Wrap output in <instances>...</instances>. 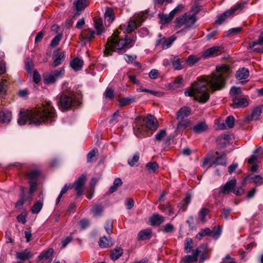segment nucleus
Instances as JSON below:
<instances>
[{"instance_id":"1","label":"nucleus","mask_w":263,"mask_h":263,"mask_svg":"<svg viewBox=\"0 0 263 263\" xmlns=\"http://www.w3.org/2000/svg\"><path fill=\"white\" fill-rule=\"evenodd\" d=\"M57 116L55 110L51 103L45 101L40 106L31 110L27 115H24L23 110L21 109L17 123L22 126L28 122L29 125L38 126L43 123L54 121Z\"/></svg>"},{"instance_id":"2","label":"nucleus","mask_w":263,"mask_h":263,"mask_svg":"<svg viewBox=\"0 0 263 263\" xmlns=\"http://www.w3.org/2000/svg\"><path fill=\"white\" fill-rule=\"evenodd\" d=\"M134 43L132 42L130 37L125 36L124 38L117 40L113 38L108 40L105 44L104 53L106 56L110 55L111 51H117L119 54H123L127 50L134 46Z\"/></svg>"},{"instance_id":"3","label":"nucleus","mask_w":263,"mask_h":263,"mask_svg":"<svg viewBox=\"0 0 263 263\" xmlns=\"http://www.w3.org/2000/svg\"><path fill=\"white\" fill-rule=\"evenodd\" d=\"M216 70L217 73L213 74L208 81L212 91L221 90L225 87L226 78L230 68L228 65L223 64L221 66H217Z\"/></svg>"},{"instance_id":"4","label":"nucleus","mask_w":263,"mask_h":263,"mask_svg":"<svg viewBox=\"0 0 263 263\" xmlns=\"http://www.w3.org/2000/svg\"><path fill=\"white\" fill-rule=\"evenodd\" d=\"M142 121L144 125H142L141 126L136 125L134 127V133L137 136H138L139 134H142V132L145 128L152 130L157 129L158 127V121L153 115H147L143 119Z\"/></svg>"},{"instance_id":"5","label":"nucleus","mask_w":263,"mask_h":263,"mask_svg":"<svg viewBox=\"0 0 263 263\" xmlns=\"http://www.w3.org/2000/svg\"><path fill=\"white\" fill-rule=\"evenodd\" d=\"M247 4L245 2L236 4L230 9L225 11L223 13L218 14L217 15L215 23L218 25L223 24L227 19L231 15L235 14L236 12L241 11L245 7V5Z\"/></svg>"},{"instance_id":"6","label":"nucleus","mask_w":263,"mask_h":263,"mask_svg":"<svg viewBox=\"0 0 263 263\" xmlns=\"http://www.w3.org/2000/svg\"><path fill=\"white\" fill-rule=\"evenodd\" d=\"M82 103L79 98H72L70 96L62 94L59 97L58 104L60 108L70 109L72 106L77 107Z\"/></svg>"},{"instance_id":"7","label":"nucleus","mask_w":263,"mask_h":263,"mask_svg":"<svg viewBox=\"0 0 263 263\" xmlns=\"http://www.w3.org/2000/svg\"><path fill=\"white\" fill-rule=\"evenodd\" d=\"M41 174V172L39 170H32L26 174V178L29 184V194H33L36 190L37 182Z\"/></svg>"},{"instance_id":"8","label":"nucleus","mask_w":263,"mask_h":263,"mask_svg":"<svg viewBox=\"0 0 263 263\" xmlns=\"http://www.w3.org/2000/svg\"><path fill=\"white\" fill-rule=\"evenodd\" d=\"M196 94L194 96V100L200 103H205L210 99V93L207 91L205 84H199L197 85Z\"/></svg>"},{"instance_id":"9","label":"nucleus","mask_w":263,"mask_h":263,"mask_svg":"<svg viewBox=\"0 0 263 263\" xmlns=\"http://www.w3.org/2000/svg\"><path fill=\"white\" fill-rule=\"evenodd\" d=\"M86 176L85 174L81 175L74 183H70L68 185V189L74 187L77 195L79 196L82 195L84 192V187L86 182Z\"/></svg>"},{"instance_id":"10","label":"nucleus","mask_w":263,"mask_h":263,"mask_svg":"<svg viewBox=\"0 0 263 263\" xmlns=\"http://www.w3.org/2000/svg\"><path fill=\"white\" fill-rule=\"evenodd\" d=\"M223 51L224 47L222 45L213 46L205 50L202 54V57L206 59L211 57L216 56L223 52Z\"/></svg>"},{"instance_id":"11","label":"nucleus","mask_w":263,"mask_h":263,"mask_svg":"<svg viewBox=\"0 0 263 263\" xmlns=\"http://www.w3.org/2000/svg\"><path fill=\"white\" fill-rule=\"evenodd\" d=\"M236 184V180L235 178L228 180L223 185V187L219 190L218 192V196L229 194L232 192Z\"/></svg>"},{"instance_id":"12","label":"nucleus","mask_w":263,"mask_h":263,"mask_svg":"<svg viewBox=\"0 0 263 263\" xmlns=\"http://www.w3.org/2000/svg\"><path fill=\"white\" fill-rule=\"evenodd\" d=\"M217 157H213L214 160L210 164L209 167H212L213 164L216 165H226L227 161V156L224 153L222 152L220 154L218 152H216Z\"/></svg>"},{"instance_id":"13","label":"nucleus","mask_w":263,"mask_h":263,"mask_svg":"<svg viewBox=\"0 0 263 263\" xmlns=\"http://www.w3.org/2000/svg\"><path fill=\"white\" fill-rule=\"evenodd\" d=\"M53 56L56 57V58L53 60L52 66L56 67L61 65L64 61L66 58V53L65 52H62L59 53L58 50H54Z\"/></svg>"},{"instance_id":"14","label":"nucleus","mask_w":263,"mask_h":263,"mask_svg":"<svg viewBox=\"0 0 263 263\" xmlns=\"http://www.w3.org/2000/svg\"><path fill=\"white\" fill-rule=\"evenodd\" d=\"M200 249V257L199 259V263H203L205 260L209 259L210 257V254L208 253L207 244H202L199 246Z\"/></svg>"},{"instance_id":"15","label":"nucleus","mask_w":263,"mask_h":263,"mask_svg":"<svg viewBox=\"0 0 263 263\" xmlns=\"http://www.w3.org/2000/svg\"><path fill=\"white\" fill-rule=\"evenodd\" d=\"M191 112V109L188 106L181 107L176 113V119H184L190 116Z\"/></svg>"},{"instance_id":"16","label":"nucleus","mask_w":263,"mask_h":263,"mask_svg":"<svg viewBox=\"0 0 263 263\" xmlns=\"http://www.w3.org/2000/svg\"><path fill=\"white\" fill-rule=\"evenodd\" d=\"M248 105V102L245 98H240L238 97H234L233 98V108H244Z\"/></svg>"},{"instance_id":"17","label":"nucleus","mask_w":263,"mask_h":263,"mask_svg":"<svg viewBox=\"0 0 263 263\" xmlns=\"http://www.w3.org/2000/svg\"><path fill=\"white\" fill-rule=\"evenodd\" d=\"M230 139V136L229 135L223 134L217 138L216 142L219 146L220 148H223L226 147Z\"/></svg>"},{"instance_id":"18","label":"nucleus","mask_w":263,"mask_h":263,"mask_svg":"<svg viewBox=\"0 0 263 263\" xmlns=\"http://www.w3.org/2000/svg\"><path fill=\"white\" fill-rule=\"evenodd\" d=\"M121 29L123 30L125 34L130 33L137 29V24L134 21H131L128 22L127 25H121L120 26Z\"/></svg>"},{"instance_id":"19","label":"nucleus","mask_w":263,"mask_h":263,"mask_svg":"<svg viewBox=\"0 0 263 263\" xmlns=\"http://www.w3.org/2000/svg\"><path fill=\"white\" fill-rule=\"evenodd\" d=\"M33 256V253L28 249L16 252V257L20 260L25 261L31 258Z\"/></svg>"},{"instance_id":"20","label":"nucleus","mask_w":263,"mask_h":263,"mask_svg":"<svg viewBox=\"0 0 263 263\" xmlns=\"http://www.w3.org/2000/svg\"><path fill=\"white\" fill-rule=\"evenodd\" d=\"M12 119L11 112L8 110L0 111V122L2 123H9Z\"/></svg>"},{"instance_id":"21","label":"nucleus","mask_w":263,"mask_h":263,"mask_svg":"<svg viewBox=\"0 0 263 263\" xmlns=\"http://www.w3.org/2000/svg\"><path fill=\"white\" fill-rule=\"evenodd\" d=\"M247 180H251L252 182L257 185H261L263 184V176L261 174L255 175H249L245 178L244 181Z\"/></svg>"},{"instance_id":"22","label":"nucleus","mask_w":263,"mask_h":263,"mask_svg":"<svg viewBox=\"0 0 263 263\" xmlns=\"http://www.w3.org/2000/svg\"><path fill=\"white\" fill-rule=\"evenodd\" d=\"M152 237V231L151 229H146L140 231L138 235L137 239L139 240H146Z\"/></svg>"},{"instance_id":"23","label":"nucleus","mask_w":263,"mask_h":263,"mask_svg":"<svg viewBox=\"0 0 263 263\" xmlns=\"http://www.w3.org/2000/svg\"><path fill=\"white\" fill-rule=\"evenodd\" d=\"M98 243L99 246L102 248H109L114 245V241L111 238L105 236L100 238Z\"/></svg>"},{"instance_id":"24","label":"nucleus","mask_w":263,"mask_h":263,"mask_svg":"<svg viewBox=\"0 0 263 263\" xmlns=\"http://www.w3.org/2000/svg\"><path fill=\"white\" fill-rule=\"evenodd\" d=\"M149 221L152 226H160L164 221V217L158 214H154L151 217Z\"/></svg>"},{"instance_id":"25","label":"nucleus","mask_w":263,"mask_h":263,"mask_svg":"<svg viewBox=\"0 0 263 263\" xmlns=\"http://www.w3.org/2000/svg\"><path fill=\"white\" fill-rule=\"evenodd\" d=\"M70 65L73 70L75 71H79L82 68L84 65V61L79 58H75L70 62Z\"/></svg>"},{"instance_id":"26","label":"nucleus","mask_w":263,"mask_h":263,"mask_svg":"<svg viewBox=\"0 0 263 263\" xmlns=\"http://www.w3.org/2000/svg\"><path fill=\"white\" fill-rule=\"evenodd\" d=\"M187 23V16L186 13H184L182 16L177 17L175 22V27L176 29L181 28L183 25Z\"/></svg>"},{"instance_id":"27","label":"nucleus","mask_w":263,"mask_h":263,"mask_svg":"<svg viewBox=\"0 0 263 263\" xmlns=\"http://www.w3.org/2000/svg\"><path fill=\"white\" fill-rule=\"evenodd\" d=\"M95 32L93 30L88 29L84 32V35H81V40L85 44L89 42L95 36Z\"/></svg>"},{"instance_id":"28","label":"nucleus","mask_w":263,"mask_h":263,"mask_svg":"<svg viewBox=\"0 0 263 263\" xmlns=\"http://www.w3.org/2000/svg\"><path fill=\"white\" fill-rule=\"evenodd\" d=\"M262 109L263 105L255 107L251 113V117H248V120L251 121L254 119L257 120L262 113Z\"/></svg>"},{"instance_id":"29","label":"nucleus","mask_w":263,"mask_h":263,"mask_svg":"<svg viewBox=\"0 0 263 263\" xmlns=\"http://www.w3.org/2000/svg\"><path fill=\"white\" fill-rule=\"evenodd\" d=\"M172 64L175 70H181L185 67L184 61L181 62L179 56H175L173 58Z\"/></svg>"},{"instance_id":"30","label":"nucleus","mask_w":263,"mask_h":263,"mask_svg":"<svg viewBox=\"0 0 263 263\" xmlns=\"http://www.w3.org/2000/svg\"><path fill=\"white\" fill-rule=\"evenodd\" d=\"M208 129V126L205 122H200L195 125L193 128L194 132L196 134L202 133L206 131Z\"/></svg>"},{"instance_id":"31","label":"nucleus","mask_w":263,"mask_h":263,"mask_svg":"<svg viewBox=\"0 0 263 263\" xmlns=\"http://www.w3.org/2000/svg\"><path fill=\"white\" fill-rule=\"evenodd\" d=\"M179 120L180 121L177 124L176 131L180 132L191 126V123L189 119H180Z\"/></svg>"},{"instance_id":"32","label":"nucleus","mask_w":263,"mask_h":263,"mask_svg":"<svg viewBox=\"0 0 263 263\" xmlns=\"http://www.w3.org/2000/svg\"><path fill=\"white\" fill-rule=\"evenodd\" d=\"M140 158V153L136 152L132 157H130L128 159V164L131 166H137L139 165V160Z\"/></svg>"},{"instance_id":"33","label":"nucleus","mask_w":263,"mask_h":263,"mask_svg":"<svg viewBox=\"0 0 263 263\" xmlns=\"http://www.w3.org/2000/svg\"><path fill=\"white\" fill-rule=\"evenodd\" d=\"M136 101L135 97H123L120 99L119 101L120 107H124L130 105Z\"/></svg>"},{"instance_id":"34","label":"nucleus","mask_w":263,"mask_h":263,"mask_svg":"<svg viewBox=\"0 0 263 263\" xmlns=\"http://www.w3.org/2000/svg\"><path fill=\"white\" fill-rule=\"evenodd\" d=\"M123 254V249L121 247H117L111 251L110 257L113 260H116Z\"/></svg>"},{"instance_id":"35","label":"nucleus","mask_w":263,"mask_h":263,"mask_svg":"<svg viewBox=\"0 0 263 263\" xmlns=\"http://www.w3.org/2000/svg\"><path fill=\"white\" fill-rule=\"evenodd\" d=\"M249 76V71L245 67L239 68L236 72V77L239 80L246 79Z\"/></svg>"},{"instance_id":"36","label":"nucleus","mask_w":263,"mask_h":263,"mask_svg":"<svg viewBox=\"0 0 263 263\" xmlns=\"http://www.w3.org/2000/svg\"><path fill=\"white\" fill-rule=\"evenodd\" d=\"M197 85H199V83L195 82L192 84L191 87L187 88L184 91L185 96L194 97L195 95L196 94V89H197Z\"/></svg>"},{"instance_id":"37","label":"nucleus","mask_w":263,"mask_h":263,"mask_svg":"<svg viewBox=\"0 0 263 263\" xmlns=\"http://www.w3.org/2000/svg\"><path fill=\"white\" fill-rule=\"evenodd\" d=\"M257 45H263V31L261 32L257 40L249 43L247 49L248 50L252 49Z\"/></svg>"},{"instance_id":"38","label":"nucleus","mask_w":263,"mask_h":263,"mask_svg":"<svg viewBox=\"0 0 263 263\" xmlns=\"http://www.w3.org/2000/svg\"><path fill=\"white\" fill-rule=\"evenodd\" d=\"M94 25L97 30V34L98 35H100L102 33L105 32V29L101 20H95L94 21Z\"/></svg>"},{"instance_id":"39","label":"nucleus","mask_w":263,"mask_h":263,"mask_svg":"<svg viewBox=\"0 0 263 263\" xmlns=\"http://www.w3.org/2000/svg\"><path fill=\"white\" fill-rule=\"evenodd\" d=\"M158 17L160 20V24H165L170 22L173 19V17L169 13L168 15L164 13H159Z\"/></svg>"},{"instance_id":"40","label":"nucleus","mask_w":263,"mask_h":263,"mask_svg":"<svg viewBox=\"0 0 263 263\" xmlns=\"http://www.w3.org/2000/svg\"><path fill=\"white\" fill-rule=\"evenodd\" d=\"M104 16L109 22H112L115 18V15L113 9L110 7H106Z\"/></svg>"},{"instance_id":"41","label":"nucleus","mask_w":263,"mask_h":263,"mask_svg":"<svg viewBox=\"0 0 263 263\" xmlns=\"http://www.w3.org/2000/svg\"><path fill=\"white\" fill-rule=\"evenodd\" d=\"M43 206V201L39 200L31 207L30 211L33 214H38L42 210Z\"/></svg>"},{"instance_id":"42","label":"nucleus","mask_w":263,"mask_h":263,"mask_svg":"<svg viewBox=\"0 0 263 263\" xmlns=\"http://www.w3.org/2000/svg\"><path fill=\"white\" fill-rule=\"evenodd\" d=\"M146 168L151 173H155L159 168L158 164L155 162H149L146 164Z\"/></svg>"},{"instance_id":"43","label":"nucleus","mask_w":263,"mask_h":263,"mask_svg":"<svg viewBox=\"0 0 263 263\" xmlns=\"http://www.w3.org/2000/svg\"><path fill=\"white\" fill-rule=\"evenodd\" d=\"M87 0H77L73 3L77 12L81 11L86 7V2Z\"/></svg>"},{"instance_id":"44","label":"nucleus","mask_w":263,"mask_h":263,"mask_svg":"<svg viewBox=\"0 0 263 263\" xmlns=\"http://www.w3.org/2000/svg\"><path fill=\"white\" fill-rule=\"evenodd\" d=\"M176 39V37L175 35H172L168 39L163 37V48H169Z\"/></svg>"},{"instance_id":"45","label":"nucleus","mask_w":263,"mask_h":263,"mask_svg":"<svg viewBox=\"0 0 263 263\" xmlns=\"http://www.w3.org/2000/svg\"><path fill=\"white\" fill-rule=\"evenodd\" d=\"M193 241L191 238L187 237L185 238L184 244V252L186 253H189L191 252L193 247Z\"/></svg>"},{"instance_id":"46","label":"nucleus","mask_w":263,"mask_h":263,"mask_svg":"<svg viewBox=\"0 0 263 263\" xmlns=\"http://www.w3.org/2000/svg\"><path fill=\"white\" fill-rule=\"evenodd\" d=\"M211 231H212L211 236L216 239H218L220 237V236L221 234V232H222L221 227L220 226L214 227L213 228V230H211Z\"/></svg>"},{"instance_id":"47","label":"nucleus","mask_w":263,"mask_h":263,"mask_svg":"<svg viewBox=\"0 0 263 263\" xmlns=\"http://www.w3.org/2000/svg\"><path fill=\"white\" fill-rule=\"evenodd\" d=\"M98 153V151L97 148H94L91 151H90L87 155V161L88 163H91L94 161L95 157L97 153Z\"/></svg>"},{"instance_id":"48","label":"nucleus","mask_w":263,"mask_h":263,"mask_svg":"<svg viewBox=\"0 0 263 263\" xmlns=\"http://www.w3.org/2000/svg\"><path fill=\"white\" fill-rule=\"evenodd\" d=\"M199 59L196 58L194 55H190L188 58L184 61V64H189L190 66H192L195 63L199 61Z\"/></svg>"},{"instance_id":"49","label":"nucleus","mask_w":263,"mask_h":263,"mask_svg":"<svg viewBox=\"0 0 263 263\" xmlns=\"http://www.w3.org/2000/svg\"><path fill=\"white\" fill-rule=\"evenodd\" d=\"M92 211L95 216H100L103 211V207L101 204H96L93 206Z\"/></svg>"},{"instance_id":"50","label":"nucleus","mask_w":263,"mask_h":263,"mask_svg":"<svg viewBox=\"0 0 263 263\" xmlns=\"http://www.w3.org/2000/svg\"><path fill=\"white\" fill-rule=\"evenodd\" d=\"M103 96L106 99L112 100L115 98L114 90L109 87H107L104 92Z\"/></svg>"},{"instance_id":"51","label":"nucleus","mask_w":263,"mask_h":263,"mask_svg":"<svg viewBox=\"0 0 263 263\" xmlns=\"http://www.w3.org/2000/svg\"><path fill=\"white\" fill-rule=\"evenodd\" d=\"M166 136V130L164 129L160 130L158 133L155 135L154 140L157 141H161L163 138Z\"/></svg>"},{"instance_id":"52","label":"nucleus","mask_w":263,"mask_h":263,"mask_svg":"<svg viewBox=\"0 0 263 263\" xmlns=\"http://www.w3.org/2000/svg\"><path fill=\"white\" fill-rule=\"evenodd\" d=\"M210 210L205 208H202L199 212L200 220L202 222H205V217L209 213Z\"/></svg>"},{"instance_id":"53","label":"nucleus","mask_w":263,"mask_h":263,"mask_svg":"<svg viewBox=\"0 0 263 263\" xmlns=\"http://www.w3.org/2000/svg\"><path fill=\"white\" fill-rule=\"evenodd\" d=\"M184 6L182 4H178L170 13L174 17L175 15L179 14L183 9Z\"/></svg>"},{"instance_id":"54","label":"nucleus","mask_w":263,"mask_h":263,"mask_svg":"<svg viewBox=\"0 0 263 263\" xmlns=\"http://www.w3.org/2000/svg\"><path fill=\"white\" fill-rule=\"evenodd\" d=\"M44 81L45 84H50L55 83L57 80L54 77L53 74L51 73L49 76L44 77Z\"/></svg>"},{"instance_id":"55","label":"nucleus","mask_w":263,"mask_h":263,"mask_svg":"<svg viewBox=\"0 0 263 263\" xmlns=\"http://www.w3.org/2000/svg\"><path fill=\"white\" fill-rule=\"evenodd\" d=\"M235 118L232 116H229L226 118V123L229 128L233 127L234 125Z\"/></svg>"},{"instance_id":"56","label":"nucleus","mask_w":263,"mask_h":263,"mask_svg":"<svg viewBox=\"0 0 263 263\" xmlns=\"http://www.w3.org/2000/svg\"><path fill=\"white\" fill-rule=\"evenodd\" d=\"M25 70L28 73H31L33 68L34 65L33 62L30 59H28L25 61Z\"/></svg>"},{"instance_id":"57","label":"nucleus","mask_w":263,"mask_h":263,"mask_svg":"<svg viewBox=\"0 0 263 263\" xmlns=\"http://www.w3.org/2000/svg\"><path fill=\"white\" fill-rule=\"evenodd\" d=\"M105 229L106 233L110 235L112 233V222L111 220H107L105 222Z\"/></svg>"},{"instance_id":"58","label":"nucleus","mask_w":263,"mask_h":263,"mask_svg":"<svg viewBox=\"0 0 263 263\" xmlns=\"http://www.w3.org/2000/svg\"><path fill=\"white\" fill-rule=\"evenodd\" d=\"M62 39V34H58L54 36L51 41L50 45L54 47L59 45L61 40Z\"/></svg>"},{"instance_id":"59","label":"nucleus","mask_w":263,"mask_h":263,"mask_svg":"<svg viewBox=\"0 0 263 263\" xmlns=\"http://www.w3.org/2000/svg\"><path fill=\"white\" fill-rule=\"evenodd\" d=\"M232 211V209L229 207L223 208L222 209L221 216L223 217L224 218L228 220H229L230 214Z\"/></svg>"},{"instance_id":"60","label":"nucleus","mask_w":263,"mask_h":263,"mask_svg":"<svg viewBox=\"0 0 263 263\" xmlns=\"http://www.w3.org/2000/svg\"><path fill=\"white\" fill-rule=\"evenodd\" d=\"M64 70L63 69H56L54 70L52 73L54 77L56 78L58 80L60 78H62V76L64 74Z\"/></svg>"},{"instance_id":"61","label":"nucleus","mask_w":263,"mask_h":263,"mask_svg":"<svg viewBox=\"0 0 263 263\" xmlns=\"http://www.w3.org/2000/svg\"><path fill=\"white\" fill-rule=\"evenodd\" d=\"M242 93L241 88L240 87H237L233 86L231 87L230 91V95L231 96H235L237 95H240Z\"/></svg>"},{"instance_id":"62","label":"nucleus","mask_w":263,"mask_h":263,"mask_svg":"<svg viewBox=\"0 0 263 263\" xmlns=\"http://www.w3.org/2000/svg\"><path fill=\"white\" fill-rule=\"evenodd\" d=\"M174 230L175 228L173 224L171 223H168L165 226L163 230V232L165 233H172L174 231Z\"/></svg>"},{"instance_id":"63","label":"nucleus","mask_w":263,"mask_h":263,"mask_svg":"<svg viewBox=\"0 0 263 263\" xmlns=\"http://www.w3.org/2000/svg\"><path fill=\"white\" fill-rule=\"evenodd\" d=\"M41 80V77L36 69L34 70L33 74V81L35 84H38Z\"/></svg>"},{"instance_id":"64","label":"nucleus","mask_w":263,"mask_h":263,"mask_svg":"<svg viewBox=\"0 0 263 263\" xmlns=\"http://www.w3.org/2000/svg\"><path fill=\"white\" fill-rule=\"evenodd\" d=\"M220 263H237L234 261V259L232 258L229 254H227L222 259Z\"/></svg>"}]
</instances>
